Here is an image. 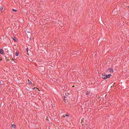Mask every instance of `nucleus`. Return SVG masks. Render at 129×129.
Returning a JSON list of instances; mask_svg holds the SVG:
<instances>
[{
    "label": "nucleus",
    "mask_w": 129,
    "mask_h": 129,
    "mask_svg": "<svg viewBox=\"0 0 129 129\" xmlns=\"http://www.w3.org/2000/svg\"><path fill=\"white\" fill-rule=\"evenodd\" d=\"M87 94H89V92H88L87 93Z\"/></svg>",
    "instance_id": "15"
},
{
    "label": "nucleus",
    "mask_w": 129,
    "mask_h": 129,
    "mask_svg": "<svg viewBox=\"0 0 129 129\" xmlns=\"http://www.w3.org/2000/svg\"><path fill=\"white\" fill-rule=\"evenodd\" d=\"M0 61H2V58L0 57Z\"/></svg>",
    "instance_id": "14"
},
{
    "label": "nucleus",
    "mask_w": 129,
    "mask_h": 129,
    "mask_svg": "<svg viewBox=\"0 0 129 129\" xmlns=\"http://www.w3.org/2000/svg\"><path fill=\"white\" fill-rule=\"evenodd\" d=\"M83 122H84V118L82 119L81 123H83Z\"/></svg>",
    "instance_id": "8"
},
{
    "label": "nucleus",
    "mask_w": 129,
    "mask_h": 129,
    "mask_svg": "<svg viewBox=\"0 0 129 129\" xmlns=\"http://www.w3.org/2000/svg\"><path fill=\"white\" fill-rule=\"evenodd\" d=\"M13 40H14V41H15L16 42H17V38H13Z\"/></svg>",
    "instance_id": "11"
},
{
    "label": "nucleus",
    "mask_w": 129,
    "mask_h": 129,
    "mask_svg": "<svg viewBox=\"0 0 129 129\" xmlns=\"http://www.w3.org/2000/svg\"><path fill=\"white\" fill-rule=\"evenodd\" d=\"M28 83H29V84H32V82H31V81L28 80Z\"/></svg>",
    "instance_id": "10"
},
{
    "label": "nucleus",
    "mask_w": 129,
    "mask_h": 129,
    "mask_svg": "<svg viewBox=\"0 0 129 129\" xmlns=\"http://www.w3.org/2000/svg\"><path fill=\"white\" fill-rule=\"evenodd\" d=\"M15 55L16 56H19V51H16V52L15 53Z\"/></svg>",
    "instance_id": "6"
},
{
    "label": "nucleus",
    "mask_w": 129,
    "mask_h": 129,
    "mask_svg": "<svg viewBox=\"0 0 129 129\" xmlns=\"http://www.w3.org/2000/svg\"><path fill=\"white\" fill-rule=\"evenodd\" d=\"M0 85H2V82H0Z\"/></svg>",
    "instance_id": "17"
},
{
    "label": "nucleus",
    "mask_w": 129,
    "mask_h": 129,
    "mask_svg": "<svg viewBox=\"0 0 129 129\" xmlns=\"http://www.w3.org/2000/svg\"><path fill=\"white\" fill-rule=\"evenodd\" d=\"M12 127H13V128H15V127H16V125H15V124H12Z\"/></svg>",
    "instance_id": "9"
},
{
    "label": "nucleus",
    "mask_w": 129,
    "mask_h": 129,
    "mask_svg": "<svg viewBox=\"0 0 129 129\" xmlns=\"http://www.w3.org/2000/svg\"><path fill=\"white\" fill-rule=\"evenodd\" d=\"M7 61H10V59H7Z\"/></svg>",
    "instance_id": "16"
},
{
    "label": "nucleus",
    "mask_w": 129,
    "mask_h": 129,
    "mask_svg": "<svg viewBox=\"0 0 129 129\" xmlns=\"http://www.w3.org/2000/svg\"><path fill=\"white\" fill-rule=\"evenodd\" d=\"M73 87H74V86H73Z\"/></svg>",
    "instance_id": "19"
},
{
    "label": "nucleus",
    "mask_w": 129,
    "mask_h": 129,
    "mask_svg": "<svg viewBox=\"0 0 129 129\" xmlns=\"http://www.w3.org/2000/svg\"><path fill=\"white\" fill-rule=\"evenodd\" d=\"M26 51H27V52H28V51H29V49H28V48H27V49H26Z\"/></svg>",
    "instance_id": "12"
},
{
    "label": "nucleus",
    "mask_w": 129,
    "mask_h": 129,
    "mask_svg": "<svg viewBox=\"0 0 129 129\" xmlns=\"http://www.w3.org/2000/svg\"><path fill=\"white\" fill-rule=\"evenodd\" d=\"M12 60H14V58H12Z\"/></svg>",
    "instance_id": "18"
},
{
    "label": "nucleus",
    "mask_w": 129,
    "mask_h": 129,
    "mask_svg": "<svg viewBox=\"0 0 129 129\" xmlns=\"http://www.w3.org/2000/svg\"><path fill=\"white\" fill-rule=\"evenodd\" d=\"M3 10H4V7L3 6L0 7V13L3 12Z\"/></svg>",
    "instance_id": "4"
},
{
    "label": "nucleus",
    "mask_w": 129,
    "mask_h": 129,
    "mask_svg": "<svg viewBox=\"0 0 129 129\" xmlns=\"http://www.w3.org/2000/svg\"><path fill=\"white\" fill-rule=\"evenodd\" d=\"M65 115L66 116H69V115H68V114H66Z\"/></svg>",
    "instance_id": "13"
},
{
    "label": "nucleus",
    "mask_w": 129,
    "mask_h": 129,
    "mask_svg": "<svg viewBox=\"0 0 129 129\" xmlns=\"http://www.w3.org/2000/svg\"><path fill=\"white\" fill-rule=\"evenodd\" d=\"M110 76H111V74L108 75H102V78L103 79H107V78H109V77H110Z\"/></svg>",
    "instance_id": "1"
},
{
    "label": "nucleus",
    "mask_w": 129,
    "mask_h": 129,
    "mask_svg": "<svg viewBox=\"0 0 129 129\" xmlns=\"http://www.w3.org/2000/svg\"><path fill=\"white\" fill-rule=\"evenodd\" d=\"M108 73H112L113 72V69L110 68L107 70Z\"/></svg>",
    "instance_id": "2"
},
{
    "label": "nucleus",
    "mask_w": 129,
    "mask_h": 129,
    "mask_svg": "<svg viewBox=\"0 0 129 129\" xmlns=\"http://www.w3.org/2000/svg\"><path fill=\"white\" fill-rule=\"evenodd\" d=\"M0 54H2V55L5 54V51H4L2 49H0Z\"/></svg>",
    "instance_id": "3"
},
{
    "label": "nucleus",
    "mask_w": 129,
    "mask_h": 129,
    "mask_svg": "<svg viewBox=\"0 0 129 129\" xmlns=\"http://www.w3.org/2000/svg\"><path fill=\"white\" fill-rule=\"evenodd\" d=\"M112 16H114L115 15V10H114L112 13Z\"/></svg>",
    "instance_id": "5"
},
{
    "label": "nucleus",
    "mask_w": 129,
    "mask_h": 129,
    "mask_svg": "<svg viewBox=\"0 0 129 129\" xmlns=\"http://www.w3.org/2000/svg\"><path fill=\"white\" fill-rule=\"evenodd\" d=\"M12 11L13 12H15V13H17L18 12V10H16V9H12Z\"/></svg>",
    "instance_id": "7"
}]
</instances>
